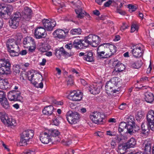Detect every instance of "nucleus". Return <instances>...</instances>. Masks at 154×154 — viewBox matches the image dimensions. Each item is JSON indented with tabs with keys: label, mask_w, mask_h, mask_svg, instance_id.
Masks as SVG:
<instances>
[{
	"label": "nucleus",
	"mask_w": 154,
	"mask_h": 154,
	"mask_svg": "<svg viewBox=\"0 0 154 154\" xmlns=\"http://www.w3.org/2000/svg\"><path fill=\"white\" fill-rule=\"evenodd\" d=\"M116 51V47L114 45L104 43L98 47L97 56L100 58H107L113 55Z\"/></svg>",
	"instance_id": "f257e3e1"
},
{
	"label": "nucleus",
	"mask_w": 154,
	"mask_h": 154,
	"mask_svg": "<svg viewBox=\"0 0 154 154\" xmlns=\"http://www.w3.org/2000/svg\"><path fill=\"white\" fill-rule=\"evenodd\" d=\"M85 47H87L89 45L92 47H96L100 43V39L99 37L95 35L90 34L88 36L85 38Z\"/></svg>",
	"instance_id": "f03ea898"
},
{
	"label": "nucleus",
	"mask_w": 154,
	"mask_h": 154,
	"mask_svg": "<svg viewBox=\"0 0 154 154\" xmlns=\"http://www.w3.org/2000/svg\"><path fill=\"white\" fill-rule=\"evenodd\" d=\"M33 131L27 130L23 131L21 134L20 141L19 144L20 146H24L27 144V142L32 138L34 135Z\"/></svg>",
	"instance_id": "7ed1b4c3"
},
{
	"label": "nucleus",
	"mask_w": 154,
	"mask_h": 154,
	"mask_svg": "<svg viewBox=\"0 0 154 154\" xmlns=\"http://www.w3.org/2000/svg\"><path fill=\"white\" fill-rule=\"evenodd\" d=\"M66 118L69 123L74 124L78 122L80 118L79 113L75 111H69L66 114Z\"/></svg>",
	"instance_id": "20e7f679"
},
{
	"label": "nucleus",
	"mask_w": 154,
	"mask_h": 154,
	"mask_svg": "<svg viewBox=\"0 0 154 154\" xmlns=\"http://www.w3.org/2000/svg\"><path fill=\"white\" fill-rule=\"evenodd\" d=\"M10 67L11 64L8 60H0V75L10 72Z\"/></svg>",
	"instance_id": "39448f33"
},
{
	"label": "nucleus",
	"mask_w": 154,
	"mask_h": 154,
	"mask_svg": "<svg viewBox=\"0 0 154 154\" xmlns=\"http://www.w3.org/2000/svg\"><path fill=\"white\" fill-rule=\"evenodd\" d=\"M21 93L19 91H12L9 92L8 97L11 101L23 102V97L21 95Z\"/></svg>",
	"instance_id": "423d86ee"
},
{
	"label": "nucleus",
	"mask_w": 154,
	"mask_h": 154,
	"mask_svg": "<svg viewBox=\"0 0 154 154\" xmlns=\"http://www.w3.org/2000/svg\"><path fill=\"white\" fill-rule=\"evenodd\" d=\"M103 116H104L100 112H95L90 115V118L93 122L98 124L103 122Z\"/></svg>",
	"instance_id": "0eeeda50"
},
{
	"label": "nucleus",
	"mask_w": 154,
	"mask_h": 154,
	"mask_svg": "<svg viewBox=\"0 0 154 154\" xmlns=\"http://www.w3.org/2000/svg\"><path fill=\"white\" fill-rule=\"evenodd\" d=\"M47 131L42 132L40 135V140L41 142L44 144H47L49 142L54 143L52 140L53 137L51 138Z\"/></svg>",
	"instance_id": "6e6552de"
},
{
	"label": "nucleus",
	"mask_w": 154,
	"mask_h": 154,
	"mask_svg": "<svg viewBox=\"0 0 154 154\" xmlns=\"http://www.w3.org/2000/svg\"><path fill=\"white\" fill-rule=\"evenodd\" d=\"M74 52H69L66 51L63 47L60 48L59 50H56L55 54L58 59H60L62 55L66 57H69L72 56Z\"/></svg>",
	"instance_id": "1a4fd4ad"
},
{
	"label": "nucleus",
	"mask_w": 154,
	"mask_h": 154,
	"mask_svg": "<svg viewBox=\"0 0 154 154\" xmlns=\"http://www.w3.org/2000/svg\"><path fill=\"white\" fill-rule=\"evenodd\" d=\"M142 47V45H141L133 46L131 52L133 56L135 57H140L143 55V51Z\"/></svg>",
	"instance_id": "9d476101"
},
{
	"label": "nucleus",
	"mask_w": 154,
	"mask_h": 154,
	"mask_svg": "<svg viewBox=\"0 0 154 154\" xmlns=\"http://www.w3.org/2000/svg\"><path fill=\"white\" fill-rule=\"evenodd\" d=\"M42 22L44 29L48 31H52L56 24L55 21H51L47 19L43 20Z\"/></svg>",
	"instance_id": "9b49d317"
},
{
	"label": "nucleus",
	"mask_w": 154,
	"mask_h": 154,
	"mask_svg": "<svg viewBox=\"0 0 154 154\" xmlns=\"http://www.w3.org/2000/svg\"><path fill=\"white\" fill-rule=\"evenodd\" d=\"M69 98L71 100L75 101H79L82 99L83 95L81 92L74 90L70 92Z\"/></svg>",
	"instance_id": "f8f14e48"
},
{
	"label": "nucleus",
	"mask_w": 154,
	"mask_h": 154,
	"mask_svg": "<svg viewBox=\"0 0 154 154\" xmlns=\"http://www.w3.org/2000/svg\"><path fill=\"white\" fill-rule=\"evenodd\" d=\"M119 81L117 78L113 77L108 82L106 85L105 87L107 90H111L118 85Z\"/></svg>",
	"instance_id": "ddd939ff"
},
{
	"label": "nucleus",
	"mask_w": 154,
	"mask_h": 154,
	"mask_svg": "<svg viewBox=\"0 0 154 154\" xmlns=\"http://www.w3.org/2000/svg\"><path fill=\"white\" fill-rule=\"evenodd\" d=\"M31 10L28 7L24 8V11L22 12V19L24 20V21H28L31 18L32 14Z\"/></svg>",
	"instance_id": "4468645a"
},
{
	"label": "nucleus",
	"mask_w": 154,
	"mask_h": 154,
	"mask_svg": "<svg viewBox=\"0 0 154 154\" xmlns=\"http://www.w3.org/2000/svg\"><path fill=\"white\" fill-rule=\"evenodd\" d=\"M35 35L38 39L45 37L46 35L45 29L42 26L37 27L35 30Z\"/></svg>",
	"instance_id": "2eb2a0df"
},
{
	"label": "nucleus",
	"mask_w": 154,
	"mask_h": 154,
	"mask_svg": "<svg viewBox=\"0 0 154 154\" xmlns=\"http://www.w3.org/2000/svg\"><path fill=\"white\" fill-rule=\"evenodd\" d=\"M47 131L51 138L53 137L54 140H52V141L54 143L60 141V139L58 137L60 133L58 130L51 129Z\"/></svg>",
	"instance_id": "dca6fc26"
},
{
	"label": "nucleus",
	"mask_w": 154,
	"mask_h": 154,
	"mask_svg": "<svg viewBox=\"0 0 154 154\" xmlns=\"http://www.w3.org/2000/svg\"><path fill=\"white\" fill-rule=\"evenodd\" d=\"M68 32V31L65 32L62 29H57L54 32L53 34L55 38H63L65 37L66 34Z\"/></svg>",
	"instance_id": "f3484780"
},
{
	"label": "nucleus",
	"mask_w": 154,
	"mask_h": 154,
	"mask_svg": "<svg viewBox=\"0 0 154 154\" xmlns=\"http://www.w3.org/2000/svg\"><path fill=\"white\" fill-rule=\"evenodd\" d=\"M10 55L12 57L18 56L20 54V49L18 46L8 50Z\"/></svg>",
	"instance_id": "a211bd4d"
},
{
	"label": "nucleus",
	"mask_w": 154,
	"mask_h": 154,
	"mask_svg": "<svg viewBox=\"0 0 154 154\" xmlns=\"http://www.w3.org/2000/svg\"><path fill=\"white\" fill-rule=\"evenodd\" d=\"M0 117L2 122L5 124H7L8 125H10L12 119L8 118L7 115L4 113L3 114L2 113H0Z\"/></svg>",
	"instance_id": "6ab92c4d"
},
{
	"label": "nucleus",
	"mask_w": 154,
	"mask_h": 154,
	"mask_svg": "<svg viewBox=\"0 0 154 154\" xmlns=\"http://www.w3.org/2000/svg\"><path fill=\"white\" fill-rule=\"evenodd\" d=\"M35 42L33 39L30 37H27L24 39L23 44L25 48H28L30 45H33Z\"/></svg>",
	"instance_id": "aec40b11"
},
{
	"label": "nucleus",
	"mask_w": 154,
	"mask_h": 154,
	"mask_svg": "<svg viewBox=\"0 0 154 154\" xmlns=\"http://www.w3.org/2000/svg\"><path fill=\"white\" fill-rule=\"evenodd\" d=\"M18 46L15 40L13 38H10L7 40L6 42V46L8 50Z\"/></svg>",
	"instance_id": "412c9836"
},
{
	"label": "nucleus",
	"mask_w": 154,
	"mask_h": 154,
	"mask_svg": "<svg viewBox=\"0 0 154 154\" xmlns=\"http://www.w3.org/2000/svg\"><path fill=\"white\" fill-rule=\"evenodd\" d=\"M27 79L30 81L32 84L34 82H35V80L36 79L33 78L35 76V77H39V78L42 77V75H41L38 74V75L36 74H35L34 75V74L33 72L31 71H29L26 72Z\"/></svg>",
	"instance_id": "4be33fe9"
},
{
	"label": "nucleus",
	"mask_w": 154,
	"mask_h": 154,
	"mask_svg": "<svg viewBox=\"0 0 154 154\" xmlns=\"http://www.w3.org/2000/svg\"><path fill=\"white\" fill-rule=\"evenodd\" d=\"M75 11L77 14V17L78 18H82L85 15V12L83 11L82 8L79 6H77V8L75 9Z\"/></svg>",
	"instance_id": "5701e85b"
},
{
	"label": "nucleus",
	"mask_w": 154,
	"mask_h": 154,
	"mask_svg": "<svg viewBox=\"0 0 154 154\" xmlns=\"http://www.w3.org/2000/svg\"><path fill=\"white\" fill-rule=\"evenodd\" d=\"M54 109V107L52 106H49L46 107L43 110V113L45 115L54 116V114H53V111Z\"/></svg>",
	"instance_id": "b1692460"
},
{
	"label": "nucleus",
	"mask_w": 154,
	"mask_h": 154,
	"mask_svg": "<svg viewBox=\"0 0 154 154\" xmlns=\"http://www.w3.org/2000/svg\"><path fill=\"white\" fill-rule=\"evenodd\" d=\"M13 8L12 5H8L6 6L5 9L4 13H5L6 15L3 16V18L6 19L8 18V16L11 15V13L13 11Z\"/></svg>",
	"instance_id": "393cba45"
},
{
	"label": "nucleus",
	"mask_w": 154,
	"mask_h": 154,
	"mask_svg": "<svg viewBox=\"0 0 154 154\" xmlns=\"http://www.w3.org/2000/svg\"><path fill=\"white\" fill-rule=\"evenodd\" d=\"M144 153L145 154H151V144L150 142L146 141L144 143Z\"/></svg>",
	"instance_id": "a878e982"
},
{
	"label": "nucleus",
	"mask_w": 154,
	"mask_h": 154,
	"mask_svg": "<svg viewBox=\"0 0 154 154\" xmlns=\"http://www.w3.org/2000/svg\"><path fill=\"white\" fill-rule=\"evenodd\" d=\"M88 90L91 94H99L100 92V88H98L96 85H90Z\"/></svg>",
	"instance_id": "bb28decb"
},
{
	"label": "nucleus",
	"mask_w": 154,
	"mask_h": 154,
	"mask_svg": "<svg viewBox=\"0 0 154 154\" xmlns=\"http://www.w3.org/2000/svg\"><path fill=\"white\" fill-rule=\"evenodd\" d=\"M81 45L85 47L86 44L84 39L82 40L76 39L74 41L73 43V46L76 48H79L80 47H79V45Z\"/></svg>",
	"instance_id": "cd10ccee"
},
{
	"label": "nucleus",
	"mask_w": 154,
	"mask_h": 154,
	"mask_svg": "<svg viewBox=\"0 0 154 154\" xmlns=\"http://www.w3.org/2000/svg\"><path fill=\"white\" fill-rule=\"evenodd\" d=\"M145 100L146 102L149 103H152L154 100L153 94L150 92H146L145 93Z\"/></svg>",
	"instance_id": "c85d7f7f"
},
{
	"label": "nucleus",
	"mask_w": 154,
	"mask_h": 154,
	"mask_svg": "<svg viewBox=\"0 0 154 154\" xmlns=\"http://www.w3.org/2000/svg\"><path fill=\"white\" fill-rule=\"evenodd\" d=\"M19 20L11 18L9 20V25L12 28L16 29L19 25Z\"/></svg>",
	"instance_id": "c756f323"
},
{
	"label": "nucleus",
	"mask_w": 154,
	"mask_h": 154,
	"mask_svg": "<svg viewBox=\"0 0 154 154\" xmlns=\"http://www.w3.org/2000/svg\"><path fill=\"white\" fill-rule=\"evenodd\" d=\"M8 83L7 79L0 78V88L2 89H6L8 88Z\"/></svg>",
	"instance_id": "7c9ffc66"
},
{
	"label": "nucleus",
	"mask_w": 154,
	"mask_h": 154,
	"mask_svg": "<svg viewBox=\"0 0 154 154\" xmlns=\"http://www.w3.org/2000/svg\"><path fill=\"white\" fill-rule=\"evenodd\" d=\"M128 149L125 143L120 144L119 145L118 152L120 154H124L126 152L127 149Z\"/></svg>",
	"instance_id": "2f4dec72"
},
{
	"label": "nucleus",
	"mask_w": 154,
	"mask_h": 154,
	"mask_svg": "<svg viewBox=\"0 0 154 154\" xmlns=\"http://www.w3.org/2000/svg\"><path fill=\"white\" fill-rule=\"evenodd\" d=\"M84 59L86 61L92 62L94 61L93 53L92 52H86L84 56Z\"/></svg>",
	"instance_id": "473e14b6"
},
{
	"label": "nucleus",
	"mask_w": 154,
	"mask_h": 154,
	"mask_svg": "<svg viewBox=\"0 0 154 154\" xmlns=\"http://www.w3.org/2000/svg\"><path fill=\"white\" fill-rule=\"evenodd\" d=\"M154 114V111L151 110L149 111L146 116L147 120L149 124L154 122V116L152 115Z\"/></svg>",
	"instance_id": "72a5a7b5"
},
{
	"label": "nucleus",
	"mask_w": 154,
	"mask_h": 154,
	"mask_svg": "<svg viewBox=\"0 0 154 154\" xmlns=\"http://www.w3.org/2000/svg\"><path fill=\"white\" fill-rule=\"evenodd\" d=\"M125 69L124 65L122 63H117L115 66L113 72H120L123 71Z\"/></svg>",
	"instance_id": "f704fd0d"
},
{
	"label": "nucleus",
	"mask_w": 154,
	"mask_h": 154,
	"mask_svg": "<svg viewBox=\"0 0 154 154\" xmlns=\"http://www.w3.org/2000/svg\"><path fill=\"white\" fill-rule=\"evenodd\" d=\"M51 48V46L46 43H42L39 50L43 52H47Z\"/></svg>",
	"instance_id": "c9c22d12"
},
{
	"label": "nucleus",
	"mask_w": 154,
	"mask_h": 154,
	"mask_svg": "<svg viewBox=\"0 0 154 154\" xmlns=\"http://www.w3.org/2000/svg\"><path fill=\"white\" fill-rule=\"evenodd\" d=\"M136 144L135 140L133 138H131L128 141L125 143L128 148L133 147Z\"/></svg>",
	"instance_id": "e433bc0d"
},
{
	"label": "nucleus",
	"mask_w": 154,
	"mask_h": 154,
	"mask_svg": "<svg viewBox=\"0 0 154 154\" xmlns=\"http://www.w3.org/2000/svg\"><path fill=\"white\" fill-rule=\"evenodd\" d=\"M22 15H21L20 12L19 11H16V12H14L11 18L17 20L19 21L20 20H22L24 21V20H22Z\"/></svg>",
	"instance_id": "4c0bfd02"
},
{
	"label": "nucleus",
	"mask_w": 154,
	"mask_h": 154,
	"mask_svg": "<svg viewBox=\"0 0 154 154\" xmlns=\"http://www.w3.org/2000/svg\"><path fill=\"white\" fill-rule=\"evenodd\" d=\"M127 124L124 122H121L119 125L118 131L119 133L124 131L126 129Z\"/></svg>",
	"instance_id": "58836bf2"
},
{
	"label": "nucleus",
	"mask_w": 154,
	"mask_h": 154,
	"mask_svg": "<svg viewBox=\"0 0 154 154\" xmlns=\"http://www.w3.org/2000/svg\"><path fill=\"white\" fill-rule=\"evenodd\" d=\"M2 106L6 109H9L10 108V104L8 103L7 98L0 101Z\"/></svg>",
	"instance_id": "ea45409f"
},
{
	"label": "nucleus",
	"mask_w": 154,
	"mask_h": 154,
	"mask_svg": "<svg viewBox=\"0 0 154 154\" xmlns=\"http://www.w3.org/2000/svg\"><path fill=\"white\" fill-rule=\"evenodd\" d=\"M142 65L141 60L140 59H138L136 62H132L131 66L133 68L138 69L140 68Z\"/></svg>",
	"instance_id": "a19ab883"
},
{
	"label": "nucleus",
	"mask_w": 154,
	"mask_h": 154,
	"mask_svg": "<svg viewBox=\"0 0 154 154\" xmlns=\"http://www.w3.org/2000/svg\"><path fill=\"white\" fill-rule=\"evenodd\" d=\"M141 128L142 130V133L145 134L147 133L149 131L148 125L145 123H143L141 125Z\"/></svg>",
	"instance_id": "79ce46f5"
},
{
	"label": "nucleus",
	"mask_w": 154,
	"mask_h": 154,
	"mask_svg": "<svg viewBox=\"0 0 154 154\" xmlns=\"http://www.w3.org/2000/svg\"><path fill=\"white\" fill-rule=\"evenodd\" d=\"M53 4L57 6L60 7L58 8L59 10L60 8H62L64 7L65 5L63 3L61 2L60 0H52Z\"/></svg>",
	"instance_id": "37998d69"
},
{
	"label": "nucleus",
	"mask_w": 154,
	"mask_h": 154,
	"mask_svg": "<svg viewBox=\"0 0 154 154\" xmlns=\"http://www.w3.org/2000/svg\"><path fill=\"white\" fill-rule=\"evenodd\" d=\"M5 5L3 4H0V17L3 18L4 15H6L5 13H4L5 9Z\"/></svg>",
	"instance_id": "c03bdc74"
},
{
	"label": "nucleus",
	"mask_w": 154,
	"mask_h": 154,
	"mask_svg": "<svg viewBox=\"0 0 154 154\" xmlns=\"http://www.w3.org/2000/svg\"><path fill=\"white\" fill-rule=\"evenodd\" d=\"M82 32V30L80 28L72 29L70 33L72 35H80Z\"/></svg>",
	"instance_id": "a18cd8bd"
},
{
	"label": "nucleus",
	"mask_w": 154,
	"mask_h": 154,
	"mask_svg": "<svg viewBox=\"0 0 154 154\" xmlns=\"http://www.w3.org/2000/svg\"><path fill=\"white\" fill-rule=\"evenodd\" d=\"M134 124H127L126 129L127 132L129 134H131L133 132Z\"/></svg>",
	"instance_id": "49530a36"
},
{
	"label": "nucleus",
	"mask_w": 154,
	"mask_h": 154,
	"mask_svg": "<svg viewBox=\"0 0 154 154\" xmlns=\"http://www.w3.org/2000/svg\"><path fill=\"white\" fill-rule=\"evenodd\" d=\"M127 124H135V119L134 117L131 116H130L127 118Z\"/></svg>",
	"instance_id": "de8ad7c7"
},
{
	"label": "nucleus",
	"mask_w": 154,
	"mask_h": 154,
	"mask_svg": "<svg viewBox=\"0 0 154 154\" xmlns=\"http://www.w3.org/2000/svg\"><path fill=\"white\" fill-rule=\"evenodd\" d=\"M53 116L54 117L52 119L53 124L56 126H58L60 124L59 119L60 118L59 117H57L55 116L54 115Z\"/></svg>",
	"instance_id": "09e8293b"
},
{
	"label": "nucleus",
	"mask_w": 154,
	"mask_h": 154,
	"mask_svg": "<svg viewBox=\"0 0 154 154\" xmlns=\"http://www.w3.org/2000/svg\"><path fill=\"white\" fill-rule=\"evenodd\" d=\"M13 72L14 74L16 75L20 72V68L18 65L14 66L13 67Z\"/></svg>",
	"instance_id": "8fccbe9b"
},
{
	"label": "nucleus",
	"mask_w": 154,
	"mask_h": 154,
	"mask_svg": "<svg viewBox=\"0 0 154 154\" xmlns=\"http://www.w3.org/2000/svg\"><path fill=\"white\" fill-rule=\"evenodd\" d=\"M27 72H22L20 73V78L22 80H26L27 79Z\"/></svg>",
	"instance_id": "3c124183"
},
{
	"label": "nucleus",
	"mask_w": 154,
	"mask_h": 154,
	"mask_svg": "<svg viewBox=\"0 0 154 154\" xmlns=\"http://www.w3.org/2000/svg\"><path fill=\"white\" fill-rule=\"evenodd\" d=\"M32 84L38 88H42L43 87V84L42 82H41L38 84L37 82L35 81V82H33Z\"/></svg>",
	"instance_id": "603ef678"
},
{
	"label": "nucleus",
	"mask_w": 154,
	"mask_h": 154,
	"mask_svg": "<svg viewBox=\"0 0 154 154\" xmlns=\"http://www.w3.org/2000/svg\"><path fill=\"white\" fill-rule=\"evenodd\" d=\"M6 98L5 93L3 91H0V101Z\"/></svg>",
	"instance_id": "864d4df0"
},
{
	"label": "nucleus",
	"mask_w": 154,
	"mask_h": 154,
	"mask_svg": "<svg viewBox=\"0 0 154 154\" xmlns=\"http://www.w3.org/2000/svg\"><path fill=\"white\" fill-rule=\"evenodd\" d=\"M116 12L122 15H125L126 14V12L125 11H122L120 9L119 7L117 8Z\"/></svg>",
	"instance_id": "5fc2aeb1"
},
{
	"label": "nucleus",
	"mask_w": 154,
	"mask_h": 154,
	"mask_svg": "<svg viewBox=\"0 0 154 154\" xmlns=\"http://www.w3.org/2000/svg\"><path fill=\"white\" fill-rule=\"evenodd\" d=\"M123 137L122 135H117L115 137V138L119 143L121 142L123 140Z\"/></svg>",
	"instance_id": "6e6d98bb"
},
{
	"label": "nucleus",
	"mask_w": 154,
	"mask_h": 154,
	"mask_svg": "<svg viewBox=\"0 0 154 154\" xmlns=\"http://www.w3.org/2000/svg\"><path fill=\"white\" fill-rule=\"evenodd\" d=\"M72 44H67L65 46V47L66 48V51H67L69 52H72L71 51V50L72 48Z\"/></svg>",
	"instance_id": "4d7b16f0"
},
{
	"label": "nucleus",
	"mask_w": 154,
	"mask_h": 154,
	"mask_svg": "<svg viewBox=\"0 0 154 154\" xmlns=\"http://www.w3.org/2000/svg\"><path fill=\"white\" fill-rule=\"evenodd\" d=\"M128 8H129V11H135L137 9L136 6L132 5H131L129 4L128 5Z\"/></svg>",
	"instance_id": "13d9d810"
},
{
	"label": "nucleus",
	"mask_w": 154,
	"mask_h": 154,
	"mask_svg": "<svg viewBox=\"0 0 154 154\" xmlns=\"http://www.w3.org/2000/svg\"><path fill=\"white\" fill-rule=\"evenodd\" d=\"M137 29V26L134 24H132L131 26V32H133L135 31V30Z\"/></svg>",
	"instance_id": "bf43d9fd"
},
{
	"label": "nucleus",
	"mask_w": 154,
	"mask_h": 154,
	"mask_svg": "<svg viewBox=\"0 0 154 154\" xmlns=\"http://www.w3.org/2000/svg\"><path fill=\"white\" fill-rule=\"evenodd\" d=\"M73 82L72 78H70L68 80L67 85L68 86H71L73 84Z\"/></svg>",
	"instance_id": "052dcab7"
},
{
	"label": "nucleus",
	"mask_w": 154,
	"mask_h": 154,
	"mask_svg": "<svg viewBox=\"0 0 154 154\" xmlns=\"http://www.w3.org/2000/svg\"><path fill=\"white\" fill-rule=\"evenodd\" d=\"M28 48L29 51L31 52H33L35 49V44L33 45H30V46Z\"/></svg>",
	"instance_id": "680f3d73"
},
{
	"label": "nucleus",
	"mask_w": 154,
	"mask_h": 154,
	"mask_svg": "<svg viewBox=\"0 0 154 154\" xmlns=\"http://www.w3.org/2000/svg\"><path fill=\"white\" fill-rule=\"evenodd\" d=\"M16 37H17L16 39L18 42L20 41L22 38V36L21 34L20 33H17L16 35Z\"/></svg>",
	"instance_id": "e2e57ef3"
},
{
	"label": "nucleus",
	"mask_w": 154,
	"mask_h": 154,
	"mask_svg": "<svg viewBox=\"0 0 154 154\" xmlns=\"http://www.w3.org/2000/svg\"><path fill=\"white\" fill-rule=\"evenodd\" d=\"M128 27L127 25H126L125 23H123L122 25L121 26V30L122 31H124Z\"/></svg>",
	"instance_id": "0e129e2a"
},
{
	"label": "nucleus",
	"mask_w": 154,
	"mask_h": 154,
	"mask_svg": "<svg viewBox=\"0 0 154 154\" xmlns=\"http://www.w3.org/2000/svg\"><path fill=\"white\" fill-rule=\"evenodd\" d=\"M134 124H134L133 131H134L135 132H136L140 129V128L139 126L137 125H135Z\"/></svg>",
	"instance_id": "69168bd1"
},
{
	"label": "nucleus",
	"mask_w": 154,
	"mask_h": 154,
	"mask_svg": "<svg viewBox=\"0 0 154 154\" xmlns=\"http://www.w3.org/2000/svg\"><path fill=\"white\" fill-rule=\"evenodd\" d=\"M23 154H34V151L29 150L23 152Z\"/></svg>",
	"instance_id": "338daca9"
},
{
	"label": "nucleus",
	"mask_w": 154,
	"mask_h": 154,
	"mask_svg": "<svg viewBox=\"0 0 154 154\" xmlns=\"http://www.w3.org/2000/svg\"><path fill=\"white\" fill-rule=\"evenodd\" d=\"M112 2V0H109L104 4V6L106 7H109L111 4Z\"/></svg>",
	"instance_id": "774afa93"
}]
</instances>
